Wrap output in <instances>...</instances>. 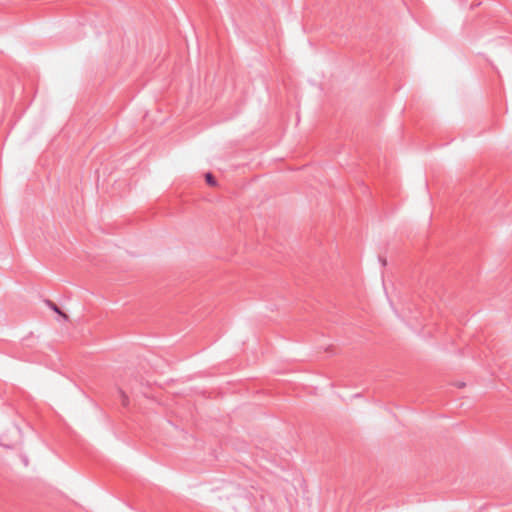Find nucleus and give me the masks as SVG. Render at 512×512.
Returning <instances> with one entry per match:
<instances>
[{
    "instance_id": "nucleus-1",
    "label": "nucleus",
    "mask_w": 512,
    "mask_h": 512,
    "mask_svg": "<svg viewBox=\"0 0 512 512\" xmlns=\"http://www.w3.org/2000/svg\"><path fill=\"white\" fill-rule=\"evenodd\" d=\"M46 304L50 309L61 315L65 320L67 319V315L64 314L54 302H52L51 300H46Z\"/></svg>"
},
{
    "instance_id": "nucleus-2",
    "label": "nucleus",
    "mask_w": 512,
    "mask_h": 512,
    "mask_svg": "<svg viewBox=\"0 0 512 512\" xmlns=\"http://www.w3.org/2000/svg\"><path fill=\"white\" fill-rule=\"evenodd\" d=\"M205 179H206V182L209 185H211V186H215L216 185V179H215V177L211 173H207L205 175Z\"/></svg>"
},
{
    "instance_id": "nucleus-3",
    "label": "nucleus",
    "mask_w": 512,
    "mask_h": 512,
    "mask_svg": "<svg viewBox=\"0 0 512 512\" xmlns=\"http://www.w3.org/2000/svg\"><path fill=\"white\" fill-rule=\"evenodd\" d=\"M127 397L123 394V405H127Z\"/></svg>"
},
{
    "instance_id": "nucleus-4",
    "label": "nucleus",
    "mask_w": 512,
    "mask_h": 512,
    "mask_svg": "<svg viewBox=\"0 0 512 512\" xmlns=\"http://www.w3.org/2000/svg\"><path fill=\"white\" fill-rule=\"evenodd\" d=\"M24 464L27 465L28 464V460L26 458H24Z\"/></svg>"
}]
</instances>
